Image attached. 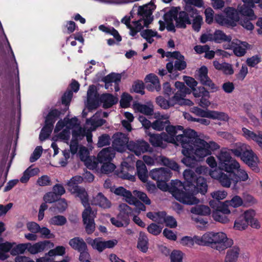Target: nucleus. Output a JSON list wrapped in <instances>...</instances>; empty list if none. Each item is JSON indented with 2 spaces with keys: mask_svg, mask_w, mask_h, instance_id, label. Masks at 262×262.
Segmentation results:
<instances>
[{
  "mask_svg": "<svg viewBox=\"0 0 262 262\" xmlns=\"http://www.w3.org/2000/svg\"><path fill=\"white\" fill-rule=\"evenodd\" d=\"M216 157L218 166L210 171V176L223 187L230 188L233 183L235 188L233 172L239 168V163L231 157L226 148L222 149Z\"/></svg>",
  "mask_w": 262,
  "mask_h": 262,
  "instance_id": "nucleus-1",
  "label": "nucleus"
},
{
  "mask_svg": "<svg viewBox=\"0 0 262 262\" xmlns=\"http://www.w3.org/2000/svg\"><path fill=\"white\" fill-rule=\"evenodd\" d=\"M177 139L183 148L182 152L183 155L193 154L199 161L211 155L209 149L200 143L203 139L198 138L196 132L193 129H185L183 134L178 135Z\"/></svg>",
  "mask_w": 262,
  "mask_h": 262,
  "instance_id": "nucleus-2",
  "label": "nucleus"
},
{
  "mask_svg": "<svg viewBox=\"0 0 262 262\" xmlns=\"http://www.w3.org/2000/svg\"><path fill=\"white\" fill-rule=\"evenodd\" d=\"M167 181H157V187L161 190L166 191L168 190L171 193L175 199L179 202L186 205H195L199 202V200L194 196V194L180 190L178 187H182V184L179 180H172L171 186L169 188L166 182Z\"/></svg>",
  "mask_w": 262,
  "mask_h": 262,
  "instance_id": "nucleus-3",
  "label": "nucleus"
},
{
  "mask_svg": "<svg viewBox=\"0 0 262 262\" xmlns=\"http://www.w3.org/2000/svg\"><path fill=\"white\" fill-rule=\"evenodd\" d=\"M233 241L222 232H209L203 235V246H207L219 252L231 248Z\"/></svg>",
  "mask_w": 262,
  "mask_h": 262,
  "instance_id": "nucleus-4",
  "label": "nucleus"
},
{
  "mask_svg": "<svg viewBox=\"0 0 262 262\" xmlns=\"http://www.w3.org/2000/svg\"><path fill=\"white\" fill-rule=\"evenodd\" d=\"M103 104V107L108 108L116 104L118 98L111 94H103L99 97L94 85H90L87 92V107L89 111L96 109L99 106V101Z\"/></svg>",
  "mask_w": 262,
  "mask_h": 262,
  "instance_id": "nucleus-5",
  "label": "nucleus"
},
{
  "mask_svg": "<svg viewBox=\"0 0 262 262\" xmlns=\"http://www.w3.org/2000/svg\"><path fill=\"white\" fill-rule=\"evenodd\" d=\"M155 8L156 6L152 0L149 3L139 7L138 14L140 16V18L137 21H133L134 26H131L129 28H127L130 30L129 34L131 36H135L138 32L143 29L142 23L144 26L148 27L153 20L151 15Z\"/></svg>",
  "mask_w": 262,
  "mask_h": 262,
  "instance_id": "nucleus-6",
  "label": "nucleus"
},
{
  "mask_svg": "<svg viewBox=\"0 0 262 262\" xmlns=\"http://www.w3.org/2000/svg\"><path fill=\"white\" fill-rule=\"evenodd\" d=\"M255 211L253 210H249L241 215L234 222V227L237 230H245L249 225L251 227L258 229L260 225L257 220L254 218Z\"/></svg>",
  "mask_w": 262,
  "mask_h": 262,
  "instance_id": "nucleus-7",
  "label": "nucleus"
},
{
  "mask_svg": "<svg viewBox=\"0 0 262 262\" xmlns=\"http://www.w3.org/2000/svg\"><path fill=\"white\" fill-rule=\"evenodd\" d=\"M165 21L173 20L176 21V26L179 28H185L187 24H191V20L185 11H180L178 13L176 10H171L164 15Z\"/></svg>",
  "mask_w": 262,
  "mask_h": 262,
  "instance_id": "nucleus-8",
  "label": "nucleus"
},
{
  "mask_svg": "<svg viewBox=\"0 0 262 262\" xmlns=\"http://www.w3.org/2000/svg\"><path fill=\"white\" fill-rule=\"evenodd\" d=\"M149 142L155 147H161L164 148L166 146L165 142L173 143L177 145H180L178 140V136L176 138L169 136L165 133L157 134H149Z\"/></svg>",
  "mask_w": 262,
  "mask_h": 262,
  "instance_id": "nucleus-9",
  "label": "nucleus"
},
{
  "mask_svg": "<svg viewBox=\"0 0 262 262\" xmlns=\"http://www.w3.org/2000/svg\"><path fill=\"white\" fill-rule=\"evenodd\" d=\"M96 212L93 211L90 206L85 208L82 213L83 224L85 225V231L88 234H92L95 229L94 218Z\"/></svg>",
  "mask_w": 262,
  "mask_h": 262,
  "instance_id": "nucleus-10",
  "label": "nucleus"
},
{
  "mask_svg": "<svg viewBox=\"0 0 262 262\" xmlns=\"http://www.w3.org/2000/svg\"><path fill=\"white\" fill-rule=\"evenodd\" d=\"M186 67V62L185 61V59H182L176 60L174 62H168L166 66L168 73H170L169 77L172 79H176L179 75L178 71H182L184 70Z\"/></svg>",
  "mask_w": 262,
  "mask_h": 262,
  "instance_id": "nucleus-11",
  "label": "nucleus"
},
{
  "mask_svg": "<svg viewBox=\"0 0 262 262\" xmlns=\"http://www.w3.org/2000/svg\"><path fill=\"white\" fill-rule=\"evenodd\" d=\"M197 78L202 84L208 86L212 92L219 90V88L212 82L208 76V69L206 67L202 66L198 70L196 74Z\"/></svg>",
  "mask_w": 262,
  "mask_h": 262,
  "instance_id": "nucleus-12",
  "label": "nucleus"
},
{
  "mask_svg": "<svg viewBox=\"0 0 262 262\" xmlns=\"http://www.w3.org/2000/svg\"><path fill=\"white\" fill-rule=\"evenodd\" d=\"M113 141L112 142V148L118 152H123L128 143V139L127 136L122 133H117L112 137Z\"/></svg>",
  "mask_w": 262,
  "mask_h": 262,
  "instance_id": "nucleus-13",
  "label": "nucleus"
},
{
  "mask_svg": "<svg viewBox=\"0 0 262 262\" xmlns=\"http://www.w3.org/2000/svg\"><path fill=\"white\" fill-rule=\"evenodd\" d=\"M149 148V144L143 140L131 141L127 145V148L137 156L148 151Z\"/></svg>",
  "mask_w": 262,
  "mask_h": 262,
  "instance_id": "nucleus-14",
  "label": "nucleus"
},
{
  "mask_svg": "<svg viewBox=\"0 0 262 262\" xmlns=\"http://www.w3.org/2000/svg\"><path fill=\"white\" fill-rule=\"evenodd\" d=\"M149 176L156 181H168L171 177V172L167 168H156L150 171Z\"/></svg>",
  "mask_w": 262,
  "mask_h": 262,
  "instance_id": "nucleus-15",
  "label": "nucleus"
},
{
  "mask_svg": "<svg viewBox=\"0 0 262 262\" xmlns=\"http://www.w3.org/2000/svg\"><path fill=\"white\" fill-rule=\"evenodd\" d=\"M117 243L118 241L116 239L103 241L100 238H96L89 243L94 249H96L99 252H102L106 248L114 247Z\"/></svg>",
  "mask_w": 262,
  "mask_h": 262,
  "instance_id": "nucleus-16",
  "label": "nucleus"
},
{
  "mask_svg": "<svg viewBox=\"0 0 262 262\" xmlns=\"http://www.w3.org/2000/svg\"><path fill=\"white\" fill-rule=\"evenodd\" d=\"M54 246V244L49 241L39 242L33 245L28 243V251L31 254H35L48 249L52 248Z\"/></svg>",
  "mask_w": 262,
  "mask_h": 262,
  "instance_id": "nucleus-17",
  "label": "nucleus"
},
{
  "mask_svg": "<svg viewBox=\"0 0 262 262\" xmlns=\"http://www.w3.org/2000/svg\"><path fill=\"white\" fill-rule=\"evenodd\" d=\"M115 154V150L112 147L104 148L98 154L97 160L101 163L111 162Z\"/></svg>",
  "mask_w": 262,
  "mask_h": 262,
  "instance_id": "nucleus-18",
  "label": "nucleus"
},
{
  "mask_svg": "<svg viewBox=\"0 0 262 262\" xmlns=\"http://www.w3.org/2000/svg\"><path fill=\"white\" fill-rule=\"evenodd\" d=\"M66 253V248L62 246H57L55 248L50 250L45 257L37 259V262H51V257L56 255H63Z\"/></svg>",
  "mask_w": 262,
  "mask_h": 262,
  "instance_id": "nucleus-19",
  "label": "nucleus"
},
{
  "mask_svg": "<svg viewBox=\"0 0 262 262\" xmlns=\"http://www.w3.org/2000/svg\"><path fill=\"white\" fill-rule=\"evenodd\" d=\"M119 210L118 218L121 219L123 221H125L126 224H129V216L133 215L134 210L127 204L122 203L119 206Z\"/></svg>",
  "mask_w": 262,
  "mask_h": 262,
  "instance_id": "nucleus-20",
  "label": "nucleus"
},
{
  "mask_svg": "<svg viewBox=\"0 0 262 262\" xmlns=\"http://www.w3.org/2000/svg\"><path fill=\"white\" fill-rule=\"evenodd\" d=\"M241 159L253 169H255L257 168L258 162V158L251 148L247 152L245 153V155L242 157Z\"/></svg>",
  "mask_w": 262,
  "mask_h": 262,
  "instance_id": "nucleus-21",
  "label": "nucleus"
},
{
  "mask_svg": "<svg viewBox=\"0 0 262 262\" xmlns=\"http://www.w3.org/2000/svg\"><path fill=\"white\" fill-rule=\"evenodd\" d=\"M91 203L92 205L99 206L104 209L110 208L111 206V202L101 192L94 196Z\"/></svg>",
  "mask_w": 262,
  "mask_h": 262,
  "instance_id": "nucleus-22",
  "label": "nucleus"
},
{
  "mask_svg": "<svg viewBox=\"0 0 262 262\" xmlns=\"http://www.w3.org/2000/svg\"><path fill=\"white\" fill-rule=\"evenodd\" d=\"M226 17L227 18L229 26H236V22L239 21V17L237 11L231 7L226 9Z\"/></svg>",
  "mask_w": 262,
  "mask_h": 262,
  "instance_id": "nucleus-23",
  "label": "nucleus"
},
{
  "mask_svg": "<svg viewBox=\"0 0 262 262\" xmlns=\"http://www.w3.org/2000/svg\"><path fill=\"white\" fill-rule=\"evenodd\" d=\"M251 147L247 144L238 142L235 144V147L231 149H226L229 152H232L234 156L242 158Z\"/></svg>",
  "mask_w": 262,
  "mask_h": 262,
  "instance_id": "nucleus-24",
  "label": "nucleus"
},
{
  "mask_svg": "<svg viewBox=\"0 0 262 262\" xmlns=\"http://www.w3.org/2000/svg\"><path fill=\"white\" fill-rule=\"evenodd\" d=\"M137 174L139 179L143 182H146L148 179V171L145 164L142 161L136 162Z\"/></svg>",
  "mask_w": 262,
  "mask_h": 262,
  "instance_id": "nucleus-25",
  "label": "nucleus"
},
{
  "mask_svg": "<svg viewBox=\"0 0 262 262\" xmlns=\"http://www.w3.org/2000/svg\"><path fill=\"white\" fill-rule=\"evenodd\" d=\"M168 119L169 116L167 115L162 116L161 118L152 123L151 127L154 129L158 131L163 130L164 128L166 129V126L170 124Z\"/></svg>",
  "mask_w": 262,
  "mask_h": 262,
  "instance_id": "nucleus-26",
  "label": "nucleus"
},
{
  "mask_svg": "<svg viewBox=\"0 0 262 262\" xmlns=\"http://www.w3.org/2000/svg\"><path fill=\"white\" fill-rule=\"evenodd\" d=\"M242 130L243 136L248 140H252L256 142L258 140L262 139V131L254 132L246 127H243Z\"/></svg>",
  "mask_w": 262,
  "mask_h": 262,
  "instance_id": "nucleus-27",
  "label": "nucleus"
},
{
  "mask_svg": "<svg viewBox=\"0 0 262 262\" xmlns=\"http://www.w3.org/2000/svg\"><path fill=\"white\" fill-rule=\"evenodd\" d=\"M254 6H251L247 3H244L243 5H239L237 7L238 12L243 16V17H248L251 19H255L256 16L254 14L253 10L252 9Z\"/></svg>",
  "mask_w": 262,
  "mask_h": 262,
  "instance_id": "nucleus-28",
  "label": "nucleus"
},
{
  "mask_svg": "<svg viewBox=\"0 0 262 262\" xmlns=\"http://www.w3.org/2000/svg\"><path fill=\"white\" fill-rule=\"evenodd\" d=\"M69 245L72 249L78 252L85 249L87 245L83 238L79 237H75L71 239L69 242Z\"/></svg>",
  "mask_w": 262,
  "mask_h": 262,
  "instance_id": "nucleus-29",
  "label": "nucleus"
},
{
  "mask_svg": "<svg viewBox=\"0 0 262 262\" xmlns=\"http://www.w3.org/2000/svg\"><path fill=\"white\" fill-rule=\"evenodd\" d=\"M195 188L198 192L205 194L207 191L208 186L206 180L202 177H199L196 178L195 182L191 186Z\"/></svg>",
  "mask_w": 262,
  "mask_h": 262,
  "instance_id": "nucleus-30",
  "label": "nucleus"
},
{
  "mask_svg": "<svg viewBox=\"0 0 262 262\" xmlns=\"http://www.w3.org/2000/svg\"><path fill=\"white\" fill-rule=\"evenodd\" d=\"M240 253V249L234 246L227 250L225 257V262H236Z\"/></svg>",
  "mask_w": 262,
  "mask_h": 262,
  "instance_id": "nucleus-31",
  "label": "nucleus"
},
{
  "mask_svg": "<svg viewBox=\"0 0 262 262\" xmlns=\"http://www.w3.org/2000/svg\"><path fill=\"white\" fill-rule=\"evenodd\" d=\"M181 243L183 245L189 247H192L194 243L200 246H203V235L202 236L195 235L193 237L185 236L182 238Z\"/></svg>",
  "mask_w": 262,
  "mask_h": 262,
  "instance_id": "nucleus-32",
  "label": "nucleus"
},
{
  "mask_svg": "<svg viewBox=\"0 0 262 262\" xmlns=\"http://www.w3.org/2000/svg\"><path fill=\"white\" fill-rule=\"evenodd\" d=\"M101 112H97L93 116L89 119H87L86 121V125H90V128L94 130L99 126H101L105 123L106 120L103 119H95V117L100 116Z\"/></svg>",
  "mask_w": 262,
  "mask_h": 262,
  "instance_id": "nucleus-33",
  "label": "nucleus"
},
{
  "mask_svg": "<svg viewBox=\"0 0 262 262\" xmlns=\"http://www.w3.org/2000/svg\"><path fill=\"white\" fill-rule=\"evenodd\" d=\"M233 177L234 178V188H236L237 184L239 181H246L248 178V174L245 170L241 169L239 164V168L235 169L233 172Z\"/></svg>",
  "mask_w": 262,
  "mask_h": 262,
  "instance_id": "nucleus-34",
  "label": "nucleus"
},
{
  "mask_svg": "<svg viewBox=\"0 0 262 262\" xmlns=\"http://www.w3.org/2000/svg\"><path fill=\"white\" fill-rule=\"evenodd\" d=\"M83 179L80 176H75L72 177L67 183L68 190L73 193L76 192L80 186H78V184L82 182Z\"/></svg>",
  "mask_w": 262,
  "mask_h": 262,
  "instance_id": "nucleus-35",
  "label": "nucleus"
},
{
  "mask_svg": "<svg viewBox=\"0 0 262 262\" xmlns=\"http://www.w3.org/2000/svg\"><path fill=\"white\" fill-rule=\"evenodd\" d=\"M76 192H73L76 196L78 197L81 202L82 205L86 208L90 206L89 203L88 194L84 188L80 187Z\"/></svg>",
  "mask_w": 262,
  "mask_h": 262,
  "instance_id": "nucleus-36",
  "label": "nucleus"
},
{
  "mask_svg": "<svg viewBox=\"0 0 262 262\" xmlns=\"http://www.w3.org/2000/svg\"><path fill=\"white\" fill-rule=\"evenodd\" d=\"M148 239L144 232H140L138 241L137 247L142 252L145 253L148 250Z\"/></svg>",
  "mask_w": 262,
  "mask_h": 262,
  "instance_id": "nucleus-37",
  "label": "nucleus"
},
{
  "mask_svg": "<svg viewBox=\"0 0 262 262\" xmlns=\"http://www.w3.org/2000/svg\"><path fill=\"white\" fill-rule=\"evenodd\" d=\"M214 41L216 43L222 42H230L232 37L230 35H226L222 31L216 30L213 33Z\"/></svg>",
  "mask_w": 262,
  "mask_h": 262,
  "instance_id": "nucleus-38",
  "label": "nucleus"
},
{
  "mask_svg": "<svg viewBox=\"0 0 262 262\" xmlns=\"http://www.w3.org/2000/svg\"><path fill=\"white\" fill-rule=\"evenodd\" d=\"M127 203L135 206V208L133 209L134 212L138 214H139L141 211L146 210L145 206L133 195L127 201Z\"/></svg>",
  "mask_w": 262,
  "mask_h": 262,
  "instance_id": "nucleus-39",
  "label": "nucleus"
},
{
  "mask_svg": "<svg viewBox=\"0 0 262 262\" xmlns=\"http://www.w3.org/2000/svg\"><path fill=\"white\" fill-rule=\"evenodd\" d=\"M134 107L135 110H137L138 112L146 115H152L154 114V106L151 104L147 105L137 103L135 104Z\"/></svg>",
  "mask_w": 262,
  "mask_h": 262,
  "instance_id": "nucleus-40",
  "label": "nucleus"
},
{
  "mask_svg": "<svg viewBox=\"0 0 262 262\" xmlns=\"http://www.w3.org/2000/svg\"><path fill=\"white\" fill-rule=\"evenodd\" d=\"M190 211L192 213L201 215H207L211 212L210 208L205 205H198L192 207Z\"/></svg>",
  "mask_w": 262,
  "mask_h": 262,
  "instance_id": "nucleus-41",
  "label": "nucleus"
},
{
  "mask_svg": "<svg viewBox=\"0 0 262 262\" xmlns=\"http://www.w3.org/2000/svg\"><path fill=\"white\" fill-rule=\"evenodd\" d=\"M249 45L245 41L240 42L238 45L234 47V53L238 57L244 56L246 53V50L248 48Z\"/></svg>",
  "mask_w": 262,
  "mask_h": 262,
  "instance_id": "nucleus-42",
  "label": "nucleus"
},
{
  "mask_svg": "<svg viewBox=\"0 0 262 262\" xmlns=\"http://www.w3.org/2000/svg\"><path fill=\"white\" fill-rule=\"evenodd\" d=\"M61 114V112L57 109L51 110L46 117L45 123L53 125L56 120L60 116Z\"/></svg>",
  "mask_w": 262,
  "mask_h": 262,
  "instance_id": "nucleus-43",
  "label": "nucleus"
},
{
  "mask_svg": "<svg viewBox=\"0 0 262 262\" xmlns=\"http://www.w3.org/2000/svg\"><path fill=\"white\" fill-rule=\"evenodd\" d=\"M184 156L185 157L181 160V161L187 166L194 167L196 165L197 161H199L193 154L187 155H184Z\"/></svg>",
  "mask_w": 262,
  "mask_h": 262,
  "instance_id": "nucleus-44",
  "label": "nucleus"
},
{
  "mask_svg": "<svg viewBox=\"0 0 262 262\" xmlns=\"http://www.w3.org/2000/svg\"><path fill=\"white\" fill-rule=\"evenodd\" d=\"M53 128V125H51L50 124L45 123V125L41 129L39 134V140L41 141H45L46 139L49 138L51 133H52Z\"/></svg>",
  "mask_w": 262,
  "mask_h": 262,
  "instance_id": "nucleus-45",
  "label": "nucleus"
},
{
  "mask_svg": "<svg viewBox=\"0 0 262 262\" xmlns=\"http://www.w3.org/2000/svg\"><path fill=\"white\" fill-rule=\"evenodd\" d=\"M183 177L188 182L189 186H191L195 182L197 178L195 172L192 170L189 169L184 170Z\"/></svg>",
  "mask_w": 262,
  "mask_h": 262,
  "instance_id": "nucleus-46",
  "label": "nucleus"
},
{
  "mask_svg": "<svg viewBox=\"0 0 262 262\" xmlns=\"http://www.w3.org/2000/svg\"><path fill=\"white\" fill-rule=\"evenodd\" d=\"M122 77V74H118V73H112L108 75H107L106 76L104 77L103 78V81L105 83H112L114 82L115 83H119V82L121 81V79Z\"/></svg>",
  "mask_w": 262,
  "mask_h": 262,
  "instance_id": "nucleus-47",
  "label": "nucleus"
},
{
  "mask_svg": "<svg viewBox=\"0 0 262 262\" xmlns=\"http://www.w3.org/2000/svg\"><path fill=\"white\" fill-rule=\"evenodd\" d=\"M160 160L161 161V162L163 163L164 165L169 167L170 169L172 170L179 171V166L174 161L170 160V159L164 157H160Z\"/></svg>",
  "mask_w": 262,
  "mask_h": 262,
  "instance_id": "nucleus-48",
  "label": "nucleus"
},
{
  "mask_svg": "<svg viewBox=\"0 0 262 262\" xmlns=\"http://www.w3.org/2000/svg\"><path fill=\"white\" fill-rule=\"evenodd\" d=\"M209 118L217 119L224 121H228L229 117L227 114L224 112L210 111Z\"/></svg>",
  "mask_w": 262,
  "mask_h": 262,
  "instance_id": "nucleus-49",
  "label": "nucleus"
},
{
  "mask_svg": "<svg viewBox=\"0 0 262 262\" xmlns=\"http://www.w3.org/2000/svg\"><path fill=\"white\" fill-rule=\"evenodd\" d=\"M114 193L117 195L122 196L125 198V201H127L130 199L133 194L132 192L125 189L123 187H119L114 190Z\"/></svg>",
  "mask_w": 262,
  "mask_h": 262,
  "instance_id": "nucleus-50",
  "label": "nucleus"
},
{
  "mask_svg": "<svg viewBox=\"0 0 262 262\" xmlns=\"http://www.w3.org/2000/svg\"><path fill=\"white\" fill-rule=\"evenodd\" d=\"M192 92L194 97L198 99L203 97H210L209 92L203 86L193 89Z\"/></svg>",
  "mask_w": 262,
  "mask_h": 262,
  "instance_id": "nucleus-51",
  "label": "nucleus"
},
{
  "mask_svg": "<svg viewBox=\"0 0 262 262\" xmlns=\"http://www.w3.org/2000/svg\"><path fill=\"white\" fill-rule=\"evenodd\" d=\"M67 219L63 215H56L52 217L49 221L51 225L61 226L66 224Z\"/></svg>",
  "mask_w": 262,
  "mask_h": 262,
  "instance_id": "nucleus-52",
  "label": "nucleus"
},
{
  "mask_svg": "<svg viewBox=\"0 0 262 262\" xmlns=\"http://www.w3.org/2000/svg\"><path fill=\"white\" fill-rule=\"evenodd\" d=\"M157 104L163 109H168L173 106V103L171 102V99L167 100L162 96H159L156 98Z\"/></svg>",
  "mask_w": 262,
  "mask_h": 262,
  "instance_id": "nucleus-53",
  "label": "nucleus"
},
{
  "mask_svg": "<svg viewBox=\"0 0 262 262\" xmlns=\"http://www.w3.org/2000/svg\"><path fill=\"white\" fill-rule=\"evenodd\" d=\"M166 131L168 133V135L170 137H172L173 138H176L177 136H176V134L178 130H182L183 133V127L181 125L177 126H173L170 125L168 124L167 126L166 127ZM185 130H184L185 131Z\"/></svg>",
  "mask_w": 262,
  "mask_h": 262,
  "instance_id": "nucleus-54",
  "label": "nucleus"
},
{
  "mask_svg": "<svg viewBox=\"0 0 262 262\" xmlns=\"http://www.w3.org/2000/svg\"><path fill=\"white\" fill-rule=\"evenodd\" d=\"M226 215L220 211L213 210L212 211V217L214 220L222 223H226L229 221Z\"/></svg>",
  "mask_w": 262,
  "mask_h": 262,
  "instance_id": "nucleus-55",
  "label": "nucleus"
},
{
  "mask_svg": "<svg viewBox=\"0 0 262 262\" xmlns=\"http://www.w3.org/2000/svg\"><path fill=\"white\" fill-rule=\"evenodd\" d=\"M101 171L104 174H109L112 172L116 168V166L111 162L102 163Z\"/></svg>",
  "mask_w": 262,
  "mask_h": 262,
  "instance_id": "nucleus-56",
  "label": "nucleus"
},
{
  "mask_svg": "<svg viewBox=\"0 0 262 262\" xmlns=\"http://www.w3.org/2000/svg\"><path fill=\"white\" fill-rule=\"evenodd\" d=\"M110 142L111 138L110 136L107 134H103L99 137L97 145L98 147H102L110 145Z\"/></svg>",
  "mask_w": 262,
  "mask_h": 262,
  "instance_id": "nucleus-57",
  "label": "nucleus"
},
{
  "mask_svg": "<svg viewBox=\"0 0 262 262\" xmlns=\"http://www.w3.org/2000/svg\"><path fill=\"white\" fill-rule=\"evenodd\" d=\"M133 194L146 205H150L151 204L150 200L148 198L146 193L142 191L134 190Z\"/></svg>",
  "mask_w": 262,
  "mask_h": 262,
  "instance_id": "nucleus-58",
  "label": "nucleus"
},
{
  "mask_svg": "<svg viewBox=\"0 0 262 262\" xmlns=\"http://www.w3.org/2000/svg\"><path fill=\"white\" fill-rule=\"evenodd\" d=\"M251 19L248 17H243L239 20V24L246 29L248 30H252L254 29V25L251 22Z\"/></svg>",
  "mask_w": 262,
  "mask_h": 262,
  "instance_id": "nucleus-59",
  "label": "nucleus"
},
{
  "mask_svg": "<svg viewBox=\"0 0 262 262\" xmlns=\"http://www.w3.org/2000/svg\"><path fill=\"white\" fill-rule=\"evenodd\" d=\"M192 112L196 116L203 118H209L210 110H204L198 107H194L192 108Z\"/></svg>",
  "mask_w": 262,
  "mask_h": 262,
  "instance_id": "nucleus-60",
  "label": "nucleus"
},
{
  "mask_svg": "<svg viewBox=\"0 0 262 262\" xmlns=\"http://www.w3.org/2000/svg\"><path fill=\"white\" fill-rule=\"evenodd\" d=\"M183 253L179 250L173 251L170 255L171 262H182Z\"/></svg>",
  "mask_w": 262,
  "mask_h": 262,
  "instance_id": "nucleus-61",
  "label": "nucleus"
},
{
  "mask_svg": "<svg viewBox=\"0 0 262 262\" xmlns=\"http://www.w3.org/2000/svg\"><path fill=\"white\" fill-rule=\"evenodd\" d=\"M73 96V92L71 90L67 91L61 98V101L63 104H64L66 107L68 108V106L70 103L71 99Z\"/></svg>",
  "mask_w": 262,
  "mask_h": 262,
  "instance_id": "nucleus-62",
  "label": "nucleus"
},
{
  "mask_svg": "<svg viewBox=\"0 0 262 262\" xmlns=\"http://www.w3.org/2000/svg\"><path fill=\"white\" fill-rule=\"evenodd\" d=\"M28 243L20 244L17 245L11 251V254L16 255L24 253L26 250H28Z\"/></svg>",
  "mask_w": 262,
  "mask_h": 262,
  "instance_id": "nucleus-63",
  "label": "nucleus"
},
{
  "mask_svg": "<svg viewBox=\"0 0 262 262\" xmlns=\"http://www.w3.org/2000/svg\"><path fill=\"white\" fill-rule=\"evenodd\" d=\"M86 131L85 129L80 127L72 131V136L75 140L82 139L85 136Z\"/></svg>",
  "mask_w": 262,
  "mask_h": 262,
  "instance_id": "nucleus-64",
  "label": "nucleus"
}]
</instances>
